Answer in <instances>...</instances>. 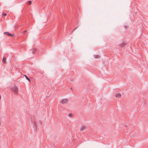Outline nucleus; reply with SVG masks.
Segmentation results:
<instances>
[{
    "mask_svg": "<svg viewBox=\"0 0 148 148\" xmlns=\"http://www.w3.org/2000/svg\"><path fill=\"white\" fill-rule=\"evenodd\" d=\"M31 119L32 122V124H34L33 126L34 128L36 130H37V125L36 122L35 120L34 116H32L31 118Z\"/></svg>",
    "mask_w": 148,
    "mask_h": 148,
    "instance_id": "1",
    "label": "nucleus"
},
{
    "mask_svg": "<svg viewBox=\"0 0 148 148\" xmlns=\"http://www.w3.org/2000/svg\"><path fill=\"white\" fill-rule=\"evenodd\" d=\"M11 90L14 92L15 93H18V88L17 86H14L12 87L11 88Z\"/></svg>",
    "mask_w": 148,
    "mask_h": 148,
    "instance_id": "2",
    "label": "nucleus"
},
{
    "mask_svg": "<svg viewBox=\"0 0 148 148\" xmlns=\"http://www.w3.org/2000/svg\"><path fill=\"white\" fill-rule=\"evenodd\" d=\"M4 34L10 37H12L14 36V34H11L8 32H4Z\"/></svg>",
    "mask_w": 148,
    "mask_h": 148,
    "instance_id": "3",
    "label": "nucleus"
},
{
    "mask_svg": "<svg viewBox=\"0 0 148 148\" xmlns=\"http://www.w3.org/2000/svg\"><path fill=\"white\" fill-rule=\"evenodd\" d=\"M68 101L67 99H64L62 100L61 103L62 104H65Z\"/></svg>",
    "mask_w": 148,
    "mask_h": 148,
    "instance_id": "4",
    "label": "nucleus"
},
{
    "mask_svg": "<svg viewBox=\"0 0 148 148\" xmlns=\"http://www.w3.org/2000/svg\"><path fill=\"white\" fill-rule=\"evenodd\" d=\"M126 45V43L124 42H123L121 44H119V47H121V48H122L124 47Z\"/></svg>",
    "mask_w": 148,
    "mask_h": 148,
    "instance_id": "5",
    "label": "nucleus"
},
{
    "mask_svg": "<svg viewBox=\"0 0 148 148\" xmlns=\"http://www.w3.org/2000/svg\"><path fill=\"white\" fill-rule=\"evenodd\" d=\"M121 96V95L120 93H116L115 94V97H116L119 98Z\"/></svg>",
    "mask_w": 148,
    "mask_h": 148,
    "instance_id": "6",
    "label": "nucleus"
},
{
    "mask_svg": "<svg viewBox=\"0 0 148 148\" xmlns=\"http://www.w3.org/2000/svg\"><path fill=\"white\" fill-rule=\"evenodd\" d=\"M86 128V127L85 126H82L80 128V131H82L84 130Z\"/></svg>",
    "mask_w": 148,
    "mask_h": 148,
    "instance_id": "7",
    "label": "nucleus"
},
{
    "mask_svg": "<svg viewBox=\"0 0 148 148\" xmlns=\"http://www.w3.org/2000/svg\"><path fill=\"white\" fill-rule=\"evenodd\" d=\"M2 62L3 63H5L6 62V58L5 57H4L2 60Z\"/></svg>",
    "mask_w": 148,
    "mask_h": 148,
    "instance_id": "8",
    "label": "nucleus"
},
{
    "mask_svg": "<svg viewBox=\"0 0 148 148\" xmlns=\"http://www.w3.org/2000/svg\"><path fill=\"white\" fill-rule=\"evenodd\" d=\"M94 57L95 58H100V56L98 55H94Z\"/></svg>",
    "mask_w": 148,
    "mask_h": 148,
    "instance_id": "9",
    "label": "nucleus"
},
{
    "mask_svg": "<svg viewBox=\"0 0 148 148\" xmlns=\"http://www.w3.org/2000/svg\"><path fill=\"white\" fill-rule=\"evenodd\" d=\"M24 76L25 77V78L28 81H29V82H30L31 81V80H30V79L29 77H27V76L26 75H24Z\"/></svg>",
    "mask_w": 148,
    "mask_h": 148,
    "instance_id": "10",
    "label": "nucleus"
},
{
    "mask_svg": "<svg viewBox=\"0 0 148 148\" xmlns=\"http://www.w3.org/2000/svg\"><path fill=\"white\" fill-rule=\"evenodd\" d=\"M36 50H36V48L34 49L32 51V53L33 54H34L35 53Z\"/></svg>",
    "mask_w": 148,
    "mask_h": 148,
    "instance_id": "11",
    "label": "nucleus"
},
{
    "mask_svg": "<svg viewBox=\"0 0 148 148\" xmlns=\"http://www.w3.org/2000/svg\"><path fill=\"white\" fill-rule=\"evenodd\" d=\"M31 3H32V2L31 1H29L28 2V5H30Z\"/></svg>",
    "mask_w": 148,
    "mask_h": 148,
    "instance_id": "12",
    "label": "nucleus"
},
{
    "mask_svg": "<svg viewBox=\"0 0 148 148\" xmlns=\"http://www.w3.org/2000/svg\"><path fill=\"white\" fill-rule=\"evenodd\" d=\"M7 15V14L6 13H3V16H6Z\"/></svg>",
    "mask_w": 148,
    "mask_h": 148,
    "instance_id": "13",
    "label": "nucleus"
},
{
    "mask_svg": "<svg viewBox=\"0 0 148 148\" xmlns=\"http://www.w3.org/2000/svg\"><path fill=\"white\" fill-rule=\"evenodd\" d=\"M77 28V27H75V28L73 30V31H72L71 32V34H72L73 32Z\"/></svg>",
    "mask_w": 148,
    "mask_h": 148,
    "instance_id": "14",
    "label": "nucleus"
},
{
    "mask_svg": "<svg viewBox=\"0 0 148 148\" xmlns=\"http://www.w3.org/2000/svg\"><path fill=\"white\" fill-rule=\"evenodd\" d=\"M39 122L40 123L41 125H42V121H40V120L39 121Z\"/></svg>",
    "mask_w": 148,
    "mask_h": 148,
    "instance_id": "15",
    "label": "nucleus"
},
{
    "mask_svg": "<svg viewBox=\"0 0 148 148\" xmlns=\"http://www.w3.org/2000/svg\"><path fill=\"white\" fill-rule=\"evenodd\" d=\"M27 32V31L26 30H25L24 31V34H25Z\"/></svg>",
    "mask_w": 148,
    "mask_h": 148,
    "instance_id": "16",
    "label": "nucleus"
},
{
    "mask_svg": "<svg viewBox=\"0 0 148 148\" xmlns=\"http://www.w3.org/2000/svg\"><path fill=\"white\" fill-rule=\"evenodd\" d=\"M72 116V114L71 113H70L69 114V116Z\"/></svg>",
    "mask_w": 148,
    "mask_h": 148,
    "instance_id": "17",
    "label": "nucleus"
},
{
    "mask_svg": "<svg viewBox=\"0 0 148 148\" xmlns=\"http://www.w3.org/2000/svg\"><path fill=\"white\" fill-rule=\"evenodd\" d=\"M125 127H128V126L127 125H125Z\"/></svg>",
    "mask_w": 148,
    "mask_h": 148,
    "instance_id": "18",
    "label": "nucleus"
},
{
    "mask_svg": "<svg viewBox=\"0 0 148 148\" xmlns=\"http://www.w3.org/2000/svg\"><path fill=\"white\" fill-rule=\"evenodd\" d=\"M124 27L125 28H126L127 27V26L125 25L124 26Z\"/></svg>",
    "mask_w": 148,
    "mask_h": 148,
    "instance_id": "19",
    "label": "nucleus"
},
{
    "mask_svg": "<svg viewBox=\"0 0 148 148\" xmlns=\"http://www.w3.org/2000/svg\"><path fill=\"white\" fill-rule=\"evenodd\" d=\"M71 90L72 91L73 90L72 88H71Z\"/></svg>",
    "mask_w": 148,
    "mask_h": 148,
    "instance_id": "20",
    "label": "nucleus"
}]
</instances>
